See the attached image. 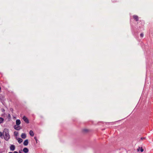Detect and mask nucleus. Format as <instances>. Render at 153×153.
<instances>
[{"label": "nucleus", "mask_w": 153, "mask_h": 153, "mask_svg": "<svg viewBox=\"0 0 153 153\" xmlns=\"http://www.w3.org/2000/svg\"><path fill=\"white\" fill-rule=\"evenodd\" d=\"M3 134L5 140L7 141L10 138L8 129H4L3 132Z\"/></svg>", "instance_id": "nucleus-1"}, {"label": "nucleus", "mask_w": 153, "mask_h": 153, "mask_svg": "<svg viewBox=\"0 0 153 153\" xmlns=\"http://www.w3.org/2000/svg\"><path fill=\"white\" fill-rule=\"evenodd\" d=\"M23 119L24 121L27 123H29V121L27 118L25 116H24L23 118Z\"/></svg>", "instance_id": "nucleus-2"}, {"label": "nucleus", "mask_w": 153, "mask_h": 153, "mask_svg": "<svg viewBox=\"0 0 153 153\" xmlns=\"http://www.w3.org/2000/svg\"><path fill=\"white\" fill-rule=\"evenodd\" d=\"M14 128L15 129L17 130H19L21 129L20 126L17 125H15L14 126Z\"/></svg>", "instance_id": "nucleus-3"}, {"label": "nucleus", "mask_w": 153, "mask_h": 153, "mask_svg": "<svg viewBox=\"0 0 153 153\" xmlns=\"http://www.w3.org/2000/svg\"><path fill=\"white\" fill-rule=\"evenodd\" d=\"M10 150L11 151H14L15 149V146L14 145H12L10 147Z\"/></svg>", "instance_id": "nucleus-4"}, {"label": "nucleus", "mask_w": 153, "mask_h": 153, "mask_svg": "<svg viewBox=\"0 0 153 153\" xmlns=\"http://www.w3.org/2000/svg\"><path fill=\"white\" fill-rule=\"evenodd\" d=\"M28 143V140L27 139L25 140L23 143V144L24 146H26L27 145Z\"/></svg>", "instance_id": "nucleus-5"}, {"label": "nucleus", "mask_w": 153, "mask_h": 153, "mask_svg": "<svg viewBox=\"0 0 153 153\" xmlns=\"http://www.w3.org/2000/svg\"><path fill=\"white\" fill-rule=\"evenodd\" d=\"M23 152L25 153H27L29 151L28 149L27 148H24L23 149Z\"/></svg>", "instance_id": "nucleus-6"}, {"label": "nucleus", "mask_w": 153, "mask_h": 153, "mask_svg": "<svg viewBox=\"0 0 153 153\" xmlns=\"http://www.w3.org/2000/svg\"><path fill=\"white\" fill-rule=\"evenodd\" d=\"M21 123V121L20 120L17 119L16 121V125H19Z\"/></svg>", "instance_id": "nucleus-7"}, {"label": "nucleus", "mask_w": 153, "mask_h": 153, "mask_svg": "<svg viewBox=\"0 0 153 153\" xmlns=\"http://www.w3.org/2000/svg\"><path fill=\"white\" fill-rule=\"evenodd\" d=\"M29 134L32 137L34 135V133H33V132L32 130L30 131L29 132Z\"/></svg>", "instance_id": "nucleus-8"}, {"label": "nucleus", "mask_w": 153, "mask_h": 153, "mask_svg": "<svg viewBox=\"0 0 153 153\" xmlns=\"http://www.w3.org/2000/svg\"><path fill=\"white\" fill-rule=\"evenodd\" d=\"M133 18L136 20V21H138V17L136 15H134L133 16Z\"/></svg>", "instance_id": "nucleus-9"}, {"label": "nucleus", "mask_w": 153, "mask_h": 153, "mask_svg": "<svg viewBox=\"0 0 153 153\" xmlns=\"http://www.w3.org/2000/svg\"><path fill=\"white\" fill-rule=\"evenodd\" d=\"M21 137L23 139H25L26 137V135L25 133H22L21 135Z\"/></svg>", "instance_id": "nucleus-10"}, {"label": "nucleus", "mask_w": 153, "mask_h": 153, "mask_svg": "<svg viewBox=\"0 0 153 153\" xmlns=\"http://www.w3.org/2000/svg\"><path fill=\"white\" fill-rule=\"evenodd\" d=\"M22 141L23 140L20 138H19L18 139V141L19 143H21Z\"/></svg>", "instance_id": "nucleus-11"}, {"label": "nucleus", "mask_w": 153, "mask_h": 153, "mask_svg": "<svg viewBox=\"0 0 153 153\" xmlns=\"http://www.w3.org/2000/svg\"><path fill=\"white\" fill-rule=\"evenodd\" d=\"M4 119L2 117H0V123H2L3 122Z\"/></svg>", "instance_id": "nucleus-12"}, {"label": "nucleus", "mask_w": 153, "mask_h": 153, "mask_svg": "<svg viewBox=\"0 0 153 153\" xmlns=\"http://www.w3.org/2000/svg\"><path fill=\"white\" fill-rule=\"evenodd\" d=\"M143 33H141L140 34V36L141 37H143Z\"/></svg>", "instance_id": "nucleus-13"}, {"label": "nucleus", "mask_w": 153, "mask_h": 153, "mask_svg": "<svg viewBox=\"0 0 153 153\" xmlns=\"http://www.w3.org/2000/svg\"><path fill=\"white\" fill-rule=\"evenodd\" d=\"M3 135V133L1 132H0V137H1Z\"/></svg>", "instance_id": "nucleus-14"}, {"label": "nucleus", "mask_w": 153, "mask_h": 153, "mask_svg": "<svg viewBox=\"0 0 153 153\" xmlns=\"http://www.w3.org/2000/svg\"><path fill=\"white\" fill-rule=\"evenodd\" d=\"M143 149L142 148L140 150V151L141 152H143Z\"/></svg>", "instance_id": "nucleus-15"}, {"label": "nucleus", "mask_w": 153, "mask_h": 153, "mask_svg": "<svg viewBox=\"0 0 153 153\" xmlns=\"http://www.w3.org/2000/svg\"><path fill=\"white\" fill-rule=\"evenodd\" d=\"M145 139V137H141V139L142 140H144Z\"/></svg>", "instance_id": "nucleus-16"}, {"label": "nucleus", "mask_w": 153, "mask_h": 153, "mask_svg": "<svg viewBox=\"0 0 153 153\" xmlns=\"http://www.w3.org/2000/svg\"><path fill=\"white\" fill-rule=\"evenodd\" d=\"M83 131H84V132H87V130H86V129H84V130H83Z\"/></svg>", "instance_id": "nucleus-17"}, {"label": "nucleus", "mask_w": 153, "mask_h": 153, "mask_svg": "<svg viewBox=\"0 0 153 153\" xmlns=\"http://www.w3.org/2000/svg\"><path fill=\"white\" fill-rule=\"evenodd\" d=\"M13 153H18V152L16 151H15Z\"/></svg>", "instance_id": "nucleus-18"}, {"label": "nucleus", "mask_w": 153, "mask_h": 153, "mask_svg": "<svg viewBox=\"0 0 153 153\" xmlns=\"http://www.w3.org/2000/svg\"><path fill=\"white\" fill-rule=\"evenodd\" d=\"M19 153H21V152L20 151H19Z\"/></svg>", "instance_id": "nucleus-19"}, {"label": "nucleus", "mask_w": 153, "mask_h": 153, "mask_svg": "<svg viewBox=\"0 0 153 153\" xmlns=\"http://www.w3.org/2000/svg\"><path fill=\"white\" fill-rule=\"evenodd\" d=\"M8 153H12V152H9Z\"/></svg>", "instance_id": "nucleus-20"}, {"label": "nucleus", "mask_w": 153, "mask_h": 153, "mask_svg": "<svg viewBox=\"0 0 153 153\" xmlns=\"http://www.w3.org/2000/svg\"><path fill=\"white\" fill-rule=\"evenodd\" d=\"M10 116V114L9 115V116Z\"/></svg>", "instance_id": "nucleus-21"}]
</instances>
